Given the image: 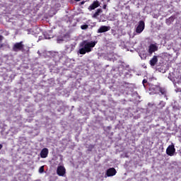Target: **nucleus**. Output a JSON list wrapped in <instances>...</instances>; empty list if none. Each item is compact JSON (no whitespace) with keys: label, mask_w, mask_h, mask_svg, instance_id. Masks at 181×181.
I'll list each match as a JSON object with an SVG mask.
<instances>
[{"label":"nucleus","mask_w":181,"mask_h":181,"mask_svg":"<svg viewBox=\"0 0 181 181\" xmlns=\"http://www.w3.org/2000/svg\"><path fill=\"white\" fill-rule=\"evenodd\" d=\"M144 29H145V22H144V21H140L136 28V33H142V32H144Z\"/></svg>","instance_id":"39448f33"},{"label":"nucleus","mask_w":181,"mask_h":181,"mask_svg":"<svg viewBox=\"0 0 181 181\" xmlns=\"http://www.w3.org/2000/svg\"><path fill=\"white\" fill-rule=\"evenodd\" d=\"M107 128H108V129H111V127H108Z\"/></svg>","instance_id":"bb28decb"},{"label":"nucleus","mask_w":181,"mask_h":181,"mask_svg":"<svg viewBox=\"0 0 181 181\" xmlns=\"http://www.w3.org/2000/svg\"><path fill=\"white\" fill-rule=\"evenodd\" d=\"M142 83H143V86L145 87V84H146V83H148V81L146 79H144Z\"/></svg>","instance_id":"a211bd4d"},{"label":"nucleus","mask_w":181,"mask_h":181,"mask_svg":"<svg viewBox=\"0 0 181 181\" xmlns=\"http://www.w3.org/2000/svg\"><path fill=\"white\" fill-rule=\"evenodd\" d=\"M81 29H82V30H86V29H88V25L87 24L82 25L81 26Z\"/></svg>","instance_id":"dca6fc26"},{"label":"nucleus","mask_w":181,"mask_h":181,"mask_svg":"<svg viewBox=\"0 0 181 181\" xmlns=\"http://www.w3.org/2000/svg\"><path fill=\"white\" fill-rule=\"evenodd\" d=\"M95 45H97L96 41L88 42L87 40H83L79 44L78 53L79 54L90 53V52H93V47H95Z\"/></svg>","instance_id":"f257e3e1"},{"label":"nucleus","mask_w":181,"mask_h":181,"mask_svg":"<svg viewBox=\"0 0 181 181\" xmlns=\"http://www.w3.org/2000/svg\"><path fill=\"white\" fill-rule=\"evenodd\" d=\"M111 29V27L107 25H102L98 30V33H104L105 32H108Z\"/></svg>","instance_id":"0eeeda50"},{"label":"nucleus","mask_w":181,"mask_h":181,"mask_svg":"<svg viewBox=\"0 0 181 181\" xmlns=\"http://www.w3.org/2000/svg\"><path fill=\"white\" fill-rule=\"evenodd\" d=\"M3 146H2V144H0V151H1V149H2Z\"/></svg>","instance_id":"b1692460"},{"label":"nucleus","mask_w":181,"mask_h":181,"mask_svg":"<svg viewBox=\"0 0 181 181\" xmlns=\"http://www.w3.org/2000/svg\"><path fill=\"white\" fill-rule=\"evenodd\" d=\"M95 147V146L94 144H89L88 146H86L88 152H91V151H93V149H94Z\"/></svg>","instance_id":"4468645a"},{"label":"nucleus","mask_w":181,"mask_h":181,"mask_svg":"<svg viewBox=\"0 0 181 181\" xmlns=\"http://www.w3.org/2000/svg\"><path fill=\"white\" fill-rule=\"evenodd\" d=\"M176 153V148H175V145L172 144L168 146L166 149V153L168 156H173Z\"/></svg>","instance_id":"7ed1b4c3"},{"label":"nucleus","mask_w":181,"mask_h":181,"mask_svg":"<svg viewBox=\"0 0 181 181\" xmlns=\"http://www.w3.org/2000/svg\"><path fill=\"white\" fill-rule=\"evenodd\" d=\"M43 172H45V166H41L39 169V173H43Z\"/></svg>","instance_id":"f3484780"},{"label":"nucleus","mask_w":181,"mask_h":181,"mask_svg":"<svg viewBox=\"0 0 181 181\" xmlns=\"http://www.w3.org/2000/svg\"><path fill=\"white\" fill-rule=\"evenodd\" d=\"M103 10L101 8H98L95 11V13L93 15L92 18H97L98 16H100V14L102 13Z\"/></svg>","instance_id":"ddd939ff"},{"label":"nucleus","mask_w":181,"mask_h":181,"mask_svg":"<svg viewBox=\"0 0 181 181\" xmlns=\"http://www.w3.org/2000/svg\"><path fill=\"white\" fill-rule=\"evenodd\" d=\"M1 40H4V36L0 35V42H1Z\"/></svg>","instance_id":"6ab92c4d"},{"label":"nucleus","mask_w":181,"mask_h":181,"mask_svg":"<svg viewBox=\"0 0 181 181\" xmlns=\"http://www.w3.org/2000/svg\"><path fill=\"white\" fill-rule=\"evenodd\" d=\"M38 40H42V37H39Z\"/></svg>","instance_id":"393cba45"},{"label":"nucleus","mask_w":181,"mask_h":181,"mask_svg":"<svg viewBox=\"0 0 181 181\" xmlns=\"http://www.w3.org/2000/svg\"><path fill=\"white\" fill-rule=\"evenodd\" d=\"M159 91L163 95H165V97H166V90L165 89L159 88Z\"/></svg>","instance_id":"2eb2a0df"},{"label":"nucleus","mask_w":181,"mask_h":181,"mask_svg":"<svg viewBox=\"0 0 181 181\" xmlns=\"http://www.w3.org/2000/svg\"><path fill=\"white\" fill-rule=\"evenodd\" d=\"M25 49V45H23V41H21L20 42H16L13 46V52H23Z\"/></svg>","instance_id":"f03ea898"},{"label":"nucleus","mask_w":181,"mask_h":181,"mask_svg":"<svg viewBox=\"0 0 181 181\" xmlns=\"http://www.w3.org/2000/svg\"><path fill=\"white\" fill-rule=\"evenodd\" d=\"M100 6L99 1H94L93 4L88 7L89 11H94V9L98 8Z\"/></svg>","instance_id":"6e6552de"},{"label":"nucleus","mask_w":181,"mask_h":181,"mask_svg":"<svg viewBox=\"0 0 181 181\" xmlns=\"http://www.w3.org/2000/svg\"><path fill=\"white\" fill-rule=\"evenodd\" d=\"M160 104H162V105H163V107H165V103H163V101H161V102L160 103Z\"/></svg>","instance_id":"412c9836"},{"label":"nucleus","mask_w":181,"mask_h":181,"mask_svg":"<svg viewBox=\"0 0 181 181\" xmlns=\"http://www.w3.org/2000/svg\"><path fill=\"white\" fill-rule=\"evenodd\" d=\"M166 23H168V20L166 21Z\"/></svg>","instance_id":"cd10ccee"},{"label":"nucleus","mask_w":181,"mask_h":181,"mask_svg":"<svg viewBox=\"0 0 181 181\" xmlns=\"http://www.w3.org/2000/svg\"><path fill=\"white\" fill-rule=\"evenodd\" d=\"M76 2H78V1H81V0H75Z\"/></svg>","instance_id":"a878e982"},{"label":"nucleus","mask_w":181,"mask_h":181,"mask_svg":"<svg viewBox=\"0 0 181 181\" xmlns=\"http://www.w3.org/2000/svg\"><path fill=\"white\" fill-rule=\"evenodd\" d=\"M49 155V149L47 148H44L42 149L40 152V156L42 159L46 158V157Z\"/></svg>","instance_id":"1a4fd4ad"},{"label":"nucleus","mask_w":181,"mask_h":181,"mask_svg":"<svg viewBox=\"0 0 181 181\" xmlns=\"http://www.w3.org/2000/svg\"><path fill=\"white\" fill-rule=\"evenodd\" d=\"M84 4H86V1H81V5H84Z\"/></svg>","instance_id":"5701e85b"},{"label":"nucleus","mask_w":181,"mask_h":181,"mask_svg":"<svg viewBox=\"0 0 181 181\" xmlns=\"http://www.w3.org/2000/svg\"><path fill=\"white\" fill-rule=\"evenodd\" d=\"M158 63V57L154 55L153 58L150 60V66H155Z\"/></svg>","instance_id":"9b49d317"},{"label":"nucleus","mask_w":181,"mask_h":181,"mask_svg":"<svg viewBox=\"0 0 181 181\" xmlns=\"http://www.w3.org/2000/svg\"><path fill=\"white\" fill-rule=\"evenodd\" d=\"M65 50L69 53H71V52L74 50V45H73V44L66 45Z\"/></svg>","instance_id":"f8f14e48"},{"label":"nucleus","mask_w":181,"mask_h":181,"mask_svg":"<svg viewBox=\"0 0 181 181\" xmlns=\"http://www.w3.org/2000/svg\"><path fill=\"white\" fill-rule=\"evenodd\" d=\"M4 47V44H0V49H2Z\"/></svg>","instance_id":"4be33fe9"},{"label":"nucleus","mask_w":181,"mask_h":181,"mask_svg":"<svg viewBox=\"0 0 181 181\" xmlns=\"http://www.w3.org/2000/svg\"><path fill=\"white\" fill-rule=\"evenodd\" d=\"M58 176H64L66 175V168L63 165H59L57 169Z\"/></svg>","instance_id":"423d86ee"},{"label":"nucleus","mask_w":181,"mask_h":181,"mask_svg":"<svg viewBox=\"0 0 181 181\" xmlns=\"http://www.w3.org/2000/svg\"><path fill=\"white\" fill-rule=\"evenodd\" d=\"M158 50V47L154 44H151L148 47V53L152 54V53L156 52Z\"/></svg>","instance_id":"9d476101"},{"label":"nucleus","mask_w":181,"mask_h":181,"mask_svg":"<svg viewBox=\"0 0 181 181\" xmlns=\"http://www.w3.org/2000/svg\"><path fill=\"white\" fill-rule=\"evenodd\" d=\"M117 175V170L114 168H108L106 170V173L105 177H111L112 176H115Z\"/></svg>","instance_id":"20e7f679"},{"label":"nucleus","mask_w":181,"mask_h":181,"mask_svg":"<svg viewBox=\"0 0 181 181\" xmlns=\"http://www.w3.org/2000/svg\"><path fill=\"white\" fill-rule=\"evenodd\" d=\"M103 9H107V4L103 5Z\"/></svg>","instance_id":"aec40b11"}]
</instances>
